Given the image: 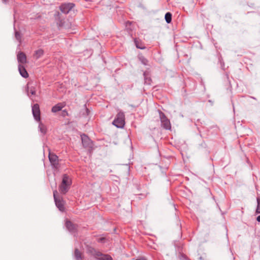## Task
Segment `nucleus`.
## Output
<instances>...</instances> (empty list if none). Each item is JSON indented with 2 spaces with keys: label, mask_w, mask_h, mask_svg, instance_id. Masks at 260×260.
I'll return each instance as SVG.
<instances>
[{
  "label": "nucleus",
  "mask_w": 260,
  "mask_h": 260,
  "mask_svg": "<svg viewBox=\"0 0 260 260\" xmlns=\"http://www.w3.org/2000/svg\"><path fill=\"white\" fill-rule=\"evenodd\" d=\"M256 220L258 222H260V215L258 216L256 218Z\"/></svg>",
  "instance_id": "30"
},
{
  "label": "nucleus",
  "mask_w": 260,
  "mask_h": 260,
  "mask_svg": "<svg viewBox=\"0 0 260 260\" xmlns=\"http://www.w3.org/2000/svg\"><path fill=\"white\" fill-rule=\"evenodd\" d=\"M165 20L168 23H171L172 21V14L170 12H167L165 14Z\"/></svg>",
  "instance_id": "18"
},
{
  "label": "nucleus",
  "mask_w": 260,
  "mask_h": 260,
  "mask_svg": "<svg viewBox=\"0 0 260 260\" xmlns=\"http://www.w3.org/2000/svg\"><path fill=\"white\" fill-rule=\"evenodd\" d=\"M179 258L180 259V260H190L188 257L187 256L183 254V253H180L179 254Z\"/></svg>",
  "instance_id": "23"
},
{
  "label": "nucleus",
  "mask_w": 260,
  "mask_h": 260,
  "mask_svg": "<svg viewBox=\"0 0 260 260\" xmlns=\"http://www.w3.org/2000/svg\"><path fill=\"white\" fill-rule=\"evenodd\" d=\"M74 257L76 260H83L82 253L77 248L75 250Z\"/></svg>",
  "instance_id": "16"
},
{
  "label": "nucleus",
  "mask_w": 260,
  "mask_h": 260,
  "mask_svg": "<svg viewBox=\"0 0 260 260\" xmlns=\"http://www.w3.org/2000/svg\"><path fill=\"white\" fill-rule=\"evenodd\" d=\"M39 127L40 128V132L42 134H45L46 133V127L43 124L40 123L39 124Z\"/></svg>",
  "instance_id": "21"
},
{
  "label": "nucleus",
  "mask_w": 260,
  "mask_h": 260,
  "mask_svg": "<svg viewBox=\"0 0 260 260\" xmlns=\"http://www.w3.org/2000/svg\"><path fill=\"white\" fill-rule=\"evenodd\" d=\"M53 197L56 207L60 211L64 210V204L63 199L61 197L58 196L57 190L53 191Z\"/></svg>",
  "instance_id": "3"
},
{
  "label": "nucleus",
  "mask_w": 260,
  "mask_h": 260,
  "mask_svg": "<svg viewBox=\"0 0 260 260\" xmlns=\"http://www.w3.org/2000/svg\"><path fill=\"white\" fill-rule=\"evenodd\" d=\"M140 59L141 62L143 64L146 65L147 64L148 60L146 58H145L144 57L142 56V57H140Z\"/></svg>",
  "instance_id": "24"
},
{
  "label": "nucleus",
  "mask_w": 260,
  "mask_h": 260,
  "mask_svg": "<svg viewBox=\"0 0 260 260\" xmlns=\"http://www.w3.org/2000/svg\"><path fill=\"white\" fill-rule=\"evenodd\" d=\"M96 259L98 260H113L112 257L108 254H103L100 252L99 256L97 257Z\"/></svg>",
  "instance_id": "15"
},
{
  "label": "nucleus",
  "mask_w": 260,
  "mask_h": 260,
  "mask_svg": "<svg viewBox=\"0 0 260 260\" xmlns=\"http://www.w3.org/2000/svg\"><path fill=\"white\" fill-rule=\"evenodd\" d=\"M15 37L17 39V40H20L21 36L19 32L16 31L15 32Z\"/></svg>",
  "instance_id": "25"
},
{
  "label": "nucleus",
  "mask_w": 260,
  "mask_h": 260,
  "mask_svg": "<svg viewBox=\"0 0 260 260\" xmlns=\"http://www.w3.org/2000/svg\"><path fill=\"white\" fill-rule=\"evenodd\" d=\"M144 76V81L145 83L148 85H150L151 83V79L150 77L147 76V74L146 72H144L143 74Z\"/></svg>",
  "instance_id": "17"
},
{
  "label": "nucleus",
  "mask_w": 260,
  "mask_h": 260,
  "mask_svg": "<svg viewBox=\"0 0 260 260\" xmlns=\"http://www.w3.org/2000/svg\"><path fill=\"white\" fill-rule=\"evenodd\" d=\"M135 43L136 46V47L137 48L140 49H145V47L141 43H139V41L137 40H135Z\"/></svg>",
  "instance_id": "20"
},
{
  "label": "nucleus",
  "mask_w": 260,
  "mask_h": 260,
  "mask_svg": "<svg viewBox=\"0 0 260 260\" xmlns=\"http://www.w3.org/2000/svg\"><path fill=\"white\" fill-rule=\"evenodd\" d=\"M81 140L83 146L85 148L92 149L93 146L92 141L85 134L81 135Z\"/></svg>",
  "instance_id": "5"
},
{
  "label": "nucleus",
  "mask_w": 260,
  "mask_h": 260,
  "mask_svg": "<svg viewBox=\"0 0 260 260\" xmlns=\"http://www.w3.org/2000/svg\"><path fill=\"white\" fill-rule=\"evenodd\" d=\"M257 200V207L256 209V213L257 214H260V198L257 197L256 198Z\"/></svg>",
  "instance_id": "22"
},
{
  "label": "nucleus",
  "mask_w": 260,
  "mask_h": 260,
  "mask_svg": "<svg viewBox=\"0 0 260 260\" xmlns=\"http://www.w3.org/2000/svg\"><path fill=\"white\" fill-rule=\"evenodd\" d=\"M66 226L68 230L71 232H75L76 230V227L71 221L67 220L66 222Z\"/></svg>",
  "instance_id": "13"
},
{
  "label": "nucleus",
  "mask_w": 260,
  "mask_h": 260,
  "mask_svg": "<svg viewBox=\"0 0 260 260\" xmlns=\"http://www.w3.org/2000/svg\"><path fill=\"white\" fill-rule=\"evenodd\" d=\"M71 185V178L68 175L64 174L62 181L59 186V191L61 194H65L70 189Z\"/></svg>",
  "instance_id": "1"
},
{
  "label": "nucleus",
  "mask_w": 260,
  "mask_h": 260,
  "mask_svg": "<svg viewBox=\"0 0 260 260\" xmlns=\"http://www.w3.org/2000/svg\"><path fill=\"white\" fill-rule=\"evenodd\" d=\"M112 124L118 128H123L125 125L124 113L122 111H119L112 122Z\"/></svg>",
  "instance_id": "2"
},
{
  "label": "nucleus",
  "mask_w": 260,
  "mask_h": 260,
  "mask_svg": "<svg viewBox=\"0 0 260 260\" xmlns=\"http://www.w3.org/2000/svg\"><path fill=\"white\" fill-rule=\"evenodd\" d=\"M26 91L27 92L28 95L30 94L32 95H34L36 93V87L34 86H30V84H27Z\"/></svg>",
  "instance_id": "14"
},
{
  "label": "nucleus",
  "mask_w": 260,
  "mask_h": 260,
  "mask_svg": "<svg viewBox=\"0 0 260 260\" xmlns=\"http://www.w3.org/2000/svg\"><path fill=\"white\" fill-rule=\"evenodd\" d=\"M66 106V104L64 103H59L53 106L51 109V112L53 113H56L59 111H61V109L64 107Z\"/></svg>",
  "instance_id": "11"
},
{
  "label": "nucleus",
  "mask_w": 260,
  "mask_h": 260,
  "mask_svg": "<svg viewBox=\"0 0 260 260\" xmlns=\"http://www.w3.org/2000/svg\"><path fill=\"white\" fill-rule=\"evenodd\" d=\"M62 115L64 117L68 115V113L67 111L66 110H63L62 112Z\"/></svg>",
  "instance_id": "26"
},
{
  "label": "nucleus",
  "mask_w": 260,
  "mask_h": 260,
  "mask_svg": "<svg viewBox=\"0 0 260 260\" xmlns=\"http://www.w3.org/2000/svg\"><path fill=\"white\" fill-rule=\"evenodd\" d=\"M44 54V51L42 49H38L35 51V55L36 58L38 59L41 57Z\"/></svg>",
  "instance_id": "19"
},
{
  "label": "nucleus",
  "mask_w": 260,
  "mask_h": 260,
  "mask_svg": "<svg viewBox=\"0 0 260 260\" xmlns=\"http://www.w3.org/2000/svg\"><path fill=\"white\" fill-rule=\"evenodd\" d=\"M17 60L20 63L19 64H24L26 62V55L22 52H19L17 54Z\"/></svg>",
  "instance_id": "10"
},
{
  "label": "nucleus",
  "mask_w": 260,
  "mask_h": 260,
  "mask_svg": "<svg viewBox=\"0 0 260 260\" xmlns=\"http://www.w3.org/2000/svg\"><path fill=\"white\" fill-rule=\"evenodd\" d=\"M105 239V238H101L98 239V242H103L104 241Z\"/></svg>",
  "instance_id": "27"
},
{
  "label": "nucleus",
  "mask_w": 260,
  "mask_h": 260,
  "mask_svg": "<svg viewBox=\"0 0 260 260\" xmlns=\"http://www.w3.org/2000/svg\"><path fill=\"white\" fill-rule=\"evenodd\" d=\"M49 159L53 168L55 169L59 168L58 157L56 154L50 152L49 154Z\"/></svg>",
  "instance_id": "6"
},
{
  "label": "nucleus",
  "mask_w": 260,
  "mask_h": 260,
  "mask_svg": "<svg viewBox=\"0 0 260 260\" xmlns=\"http://www.w3.org/2000/svg\"><path fill=\"white\" fill-rule=\"evenodd\" d=\"M74 6L75 5L73 3L62 4L60 6V10L62 13L68 14L74 7Z\"/></svg>",
  "instance_id": "8"
},
{
  "label": "nucleus",
  "mask_w": 260,
  "mask_h": 260,
  "mask_svg": "<svg viewBox=\"0 0 260 260\" xmlns=\"http://www.w3.org/2000/svg\"><path fill=\"white\" fill-rule=\"evenodd\" d=\"M87 252L92 255L95 258L99 256L100 251L96 250L95 248L91 246H87Z\"/></svg>",
  "instance_id": "9"
},
{
  "label": "nucleus",
  "mask_w": 260,
  "mask_h": 260,
  "mask_svg": "<svg viewBox=\"0 0 260 260\" xmlns=\"http://www.w3.org/2000/svg\"><path fill=\"white\" fill-rule=\"evenodd\" d=\"M18 70L20 74L23 78H26L28 77V74L25 68H24L23 64H19L18 66Z\"/></svg>",
  "instance_id": "12"
},
{
  "label": "nucleus",
  "mask_w": 260,
  "mask_h": 260,
  "mask_svg": "<svg viewBox=\"0 0 260 260\" xmlns=\"http://www.w3.org/2000/svg\"><path fill=\"white\" fill-rule=\"evenodd\" d=\"M32 113L35 119L37 121H40V110L39 105L35 104L32 106Z\"/></svg>",
  "instance_id": "7"
},
{
  "label": "nucleus",
  "mask_w": 260,
  "mask_h": 260,
  "mask_svg": "<svg viewBox=\"0 0 260 260\" xmlns=\"http://www.w3.org/2000/svg\"><path fill=\"white\" fill-rule=\"evenodd\" d=\"M86 111L87 114L88 115L90 112L88 108H86Z\"/></svg>",
  "instance_id": "29"
},
{
  "label": "nucleus",
  "mask_w": 260,
  "mask_h": 260,
  "mask_svg": "<svg viewBox=\"0 0 260 260\" xmlns=\"http://www.w3.org/2000/svg\"><path fill=\"white\" fill-rule=\"evenodd\" d=\"M136 260H147V259H146V258H143V257H140V258L137 259Z\"/></svg>",
  "instance_id": "28"
},
{
  "label": "nucleus",
  "mask_w": 260,
  "mask_h": 260,
  "mask_svg": "<svg viewBox=\"0 0 260 260\" xmlns=\"http://www.w3.org/2000/svg\"><path fill=\"white\" fill-rule=\"evenodd\" d=\"M159 115L161 121V126L166 129H170L171 128V125L169 119L161 111H159Z\"/></svg>",
  "instance_id": "4"
},
{
  "label": "nucleus",
  "mask_w": 260,
  "mask_h": 260,
  "mask_svg": "<svg viewBox=\"0 0 260 260\" xmlns=\"http://www.w3.org/2000/svg\"><path fill=\"white\" fill-rule=\"evenodd\" d=\"M8 0H3V2L7 3Z\"/></svg>",
  "instance_id": "31"
}]
</instances>
